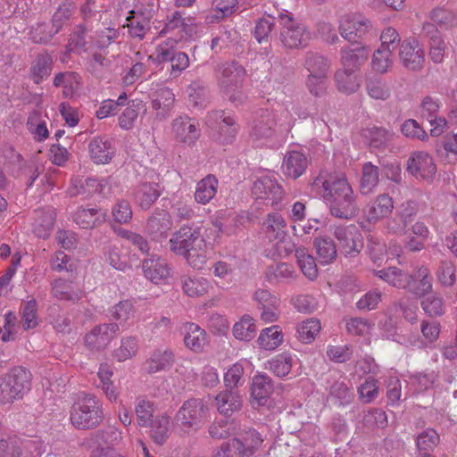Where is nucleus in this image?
<instances>
[{
	"label": "nucleus",
	"mask_w": 457,
	"mask_h": 457,
	"mask_svg": "<svg viewBox=\"0 0 457 457\" xmlns=\"http://www.w3.org/2000/svg\"><path fill=\"white\" fill-rule=\"evenodd\" d=\"M322 187L334 217L349 220L357 215L360 210L357 195L345 177H330L322 182Z\"/></svg>",
	"instance_id": "nucleus-1"
},
{
	"label": "nucleus",
	"mask_w": 457,
	"mask_h": 457,
	"mask_svg": "<svg viewBox=\"0 0 457 457\" xmlns=\"http://www.w3.org/2000/svg\"><path fill=\"white\" fill-rule=\"evenodd\" d=\"M104 419L101 402L91 395L79 397L72 404L70 411V420L78 429H94L103 422Z\"/></svg>",
	"instance_id": "nucleus-2"
},
{
	"label": "nucleus",
	"mask_w": 457,
	"mask_h": 457,
	"mask_svg": "<svg viewBox=\"0 0 457 457\" xmlns=\"http://www.w3.org/2000/svg\"><path fill=\"white\" fill-rule=\"evenodd\" d=\"M303 68L307 71L306 87L315 96H321L327 89L331 61L325 55L308 51L303 59Z\"/></svg>",
	"instance_id": "nucleus-3"
},
{
	"label": "nucleus",
	"mask_w": 457,
	"mask_h": 457,
	"mask_svg": "<svg viewBox=\"0 0 457 457\" xmlns=\"http://www.w3.org/2000/svg\"><path fill=\"white\" fill-rule=\"evenodd\" d=\"M32 375L29 370L18 366L0 378V403L10 404L21 400L31 388Z\"/></svg>",
	"instance_id": "nucleus-4"
},
{
	"label": "nucleus",
	"mask_w": 457,
	"mask_h": 457,
	"mask_svg": "<svg viewBox=\"0 0 457 457\" xmlns=\"http://www.w3.org/2000/svg\"><path fill=\"white\" fill-rule=\"evenodd\" d=\"M219 71L218 83L223 96L231 103H242L244 96L239 89L245 77V68L233 61L223 63Z\"/></svg>",
	"instance_id": "nucleus-5"
},
{
	"label": "nucleus",
	"mask_w": 457,
	"mask_h": 457,
	"mask_svg": "<svg viewBox=\"0 0 457 457\" xmlns=\"http://www.w3.org/2000/svg\"><path fill=\"white\" fill-rule=\"evenodd\" d=\"M278 22L280 25L279 40L284 47L298 49L308 46L310 32L289 12H278Z\"/></svg>",
	"instance_id": "nucleus-6"
},
{
	"label": "nucleus",
	"mask_w": 457,
	"mask_h": 457,
	"mask_svg": "<svg viewBox=\"0 0 457 457\" xmlns=\"http://www.w3.org/2000/svg\"><path fill=\"white\" fill-rule=\"evenodd\" d=\"M208 407L203 399L190 398L183 403L175 416V422L185 433L195 432L205 422Z\"/></svg>",
	"instance_id": "nucleus-7"
},
{
	"label": "nucleus",
	"mask_w": 457,
	"mask_h": 457,
	"mask_svg": "<svg viewBox=\"0 0 457 457\" xmlns=\"http://www.w3.org/2000/svg\"><path fill=\"white\" fill-rule=\"evenodd\" d=\"M205 240L201 234L200 228L183 226L175 232L170 239V250L178 255H181L195 247H205Z\"/></svg>",
	"instance_id": "nucleus-8"
},
{
	"label": "nucleus",
	"mask_w": 457,
	"mask_h": 457,
	"mask_svg": "<svg viewBox=\"0 0 457 457\" xmlns=\"http://www.w3.org/2000/svg\"><path fill=\"white\" fill-rule=\"evenodd\" d=\"M436 170L432 156L427 152H414L407 160L406 171L419 180L432 181Z\"/></svg>",
	"instance_id": "nucleus-9"
},
{
	"label": "nucleus",
	"mask_w": 457,
	"mask_h": 457,
	"mask_svg": "<svg viewBox=\"0 0 457 457\" xmlns=\"http://www.w3.org/2000/svg\"><path fill=\"white\" fill-rule=\"evenodd\" d=\"M399 59L403 66L411 71H420L425 63V51L415 38H407L399 46Z\"/></svg>",
	"instance_id": "nucleus-10"
},
{
	"label": "nucleus",
	"mask_w": 457,
	"mask_h": 457,
	"mask_svg": "<svg viewBox=\"0 0 457 457\" xmlns=\"http://www.w3.org/2000/svg\"><path fill=\"white\" fill-rule=\"evenodd\" d=\"M333 234L345 256H355L363 246L361 234L354 225L335 227Z\"/></svg>",
	"instance_id": "nucleus-11"
},
{
	"label": "nucleus",
	"mask_w": 457,
	"mask_h": 457,
	"mask_svg": "<svg viewBox=\"0 0 457 457\" xmlns=\"http://www.w3.org/2000/svg\"><path fill=\"white\" fill-rule=\"evenodd\" d=\"M372 29L371 22L361 14H345L341 18L340 35L350 42L357 43Z\"/></svg>",
	"instance_id": "nucleus-12"
},
{
	"label": "nucleus",
	"mask_w": 457,
	"mask_h": 457,
	"mask_svg": "<svg viewBox=\"0 0 457 457\" xmlns=\"http://www.w3.org/2000/svg\"><path fill=\"white\" fill-rule=\"evenodd\" d=\"M252 193L257 199L267 201V204L272 207H276L284 195L281 185L270 176H263L254 181Z\"/></svg>",
	"instance_id": "nucleus-13"
},
{
	"label": "nucleus",
	"mask_w": 457,
	"mask_h": 457,
	"mask_svg": "<svg viewBox=\"0 0 457 457\" xmlns=\"http://www.w3.org/2000/svg\"><path fill=\"white\" fill-rule=\"evenodd\" d=\"M418 211L417 202L408 200L403 203L395 216L387 220L386 228L388 231L395 235H406L408 226L414 220Z\"/></svg>",
	"instance_id": "nucleus-14"
},
{
	"label": "nucleus",
	"mask_w": 457,
	"mask_h": 457,
	"mask_svg": "<svg viewBox=\"0 0 457 457\" xmlns=\"http://www.w3.org/2000/svg\"><path fill=\"white\" fill-rule=\"evenodd\" d=\"M277 117L269 110L258 111L251 123L250 137L253 141H262L271 138L275 134Z\"/></svg>",
	"instance_id": "nucleus-15"
},
{
	"label": "nucleus",
	"mask_w": 457,
	"mask_h": 457,
	"mask_svg": "<svg viewBox=\"0 0 457 457\" xmlns=\"http://www.w3.org/2000/svg\"><path fill=\"white\" fill-rule=\"evenodd\" d=\"M119 330V325L116 323H104L96 326L86 335V345L92 350H103L118 335Z\"/></svg>",
	"instance_id": "nucleus-16"
},
{
	"label": "nucleus",
	"mask_w": 457,
	"mask_h": 457,
	"mask_svg": "<svg viewBox=\"0 0 457 457\" xmlns=\"http://www.w3.org/2000/svg\"><path fill=\"white\" fill-rule=\"evenodd\" d=\"M172 228L170 213L163 209H157L150 216L145 226V232L154 241H161L167 237Z\"/></svg>",
	"instance_id": "nucleus-17"
},
{
	"label": "nucleus",
	"mask_w": 457,
	"mask_h": 457,
	"mask_svg": "<svg viewBox=\"0 0 457 457\" xmlns=\"http://www.w3.org/2000/svg\"><path fill=\"white\" fill-rule=\"evenodd\" d=\"M199 124L188 116H179L172 122V132L175 138L183 144L191 145L200 137Z\"/></svg>",
	"instance_id": "nucleus-18"
},
{
	"label": "nucleus",
	"mask_w": 457,
	"mask_h": 457,
	"mask_svg": "<svg viewBox=\"0 0 457 457\" xmlns=\"http://www.w3.org/2000/svg\"><path fill=\"white\" fill-rule=\"evenodd\" d=\"M145 277L157 284L166 279L170 275V268L167 262L160 256L152 255L142 262Z\"/></svg>",
	"instance_id": "nucleus-19"
},
{
	"label": "nucleus",
	"mask_w": 457,
	"mask_h": 457,
	"mask_svg": "<svg viewBox=\"0 0 457 457\" xmlns=\"http://www.w3.org/2000/svg\"><path fill=\"white\" fill-rule=\"evenodd\" d=\"M185 346L195 353L204 351L207 344V334L204 328L195 323H186L182 328Z\"/></svg>",
	"instance_id": "nucleus-20"
},
{
	"label": "nucleus",
	"mask_w": 457,
	"mask_h": 457,
	"mask_svg": "<svg viewBox=\"0 0 457 457\" xmlns=\"http://www.w3.org/2000/svg\"><path fill=\"white\" fill-rule=\"evenodd\" d=\"M368 56V49L360 44H353L341 50L343 67L354 72L367 61Z\"/></svg>",
	"instance_id": "nucleus-21"
},
{
	"label": "nucleus",
	"mask_w": 457,
	"mask_h": 457,
	"mask_svg": "<svg viewBox=\"0 0 457 457\" xmlns=\"http://www.w3.org/2000/svg\"><path fill=\"white\" fill-rule=\"evenodd\" d=\"M307 157L299 151L287 152L282 164L283 172L288 178L298 179L308 167Z\"/></svg>",
	"instance_id": "nucleus-22"
},
{
	"label": "nucleus",
	"mask_w": 457,
	"mask_h": 457,
	"mask_svg": "<svg viewBox=\"0 0 457 457\" xmlns=\"http://www.w3.org/2000/svg\"><path fill=\"white\" fill-rule=\"evenodd\" d=\"M406 288L418 297H422L432 290V278L427 267H420L412 274Z\"/></svg>",
	"instance_id": "nucleus-23"
},
{
	"label": "nucleus",
	"mask_w": 457,
	"mask_h": 457,
	"mask_svg": "<svg viewBox=\"0 0 457 457\" xmlns=\"http://www.w3.org/2000/svg\"><path fill=\"white\" fill-rule=\"evenodd\" d=\"M53 56L44 51L37 54L30 66V77L36 84L46 79L53 70Z\"/></svg>",
	"instance_id": "nucleus-24"
},
{
	"label": "nucleus",
	"mask_w": 457,
	"mask_h": 457,
	"mask_svg": "<svg viewBox=\"0 0 457 457\" xmlns=\"http://www.w3.org/2000/svg\"><path fill=\"white\" fill-rule=\"evenodd\" d=\"M215 402L219 412L225 416H230L242 406V398L237 389H226L216 395Z\"/></svg>",
	"instance_id": "nucleus-25"
},
{
	"label": "nucleus",
	"mask_w": 457,
	"mask_h": 457,
	"mask_svg": "<svg viewBox=\"0 0 457 457\" xmlns=\"http://www.w3.org/2000/svg\"><path fill=\"white\" fill-rule=\"evenodd\" d=\"M272 391V379L269 376L259 374L253 377L251 387L253 404L265 405Z\"/></svg>",
	"instance_id": "nucleus-26"
},
{
	"label": "nucleus",
	"mask_w": 457,
	"mask_h": 457,
	"mask_svg": "<svg viewBox=\"0 0 457 457\" xmlns=\"http://www.w3.org/2000/svg\"><path fill=\"white\" fill-rule=\"evenodd\" d=\"M287 221L278 212L268 214L263 221L262 228L269 240H281L287 236Z\"/></svg>",
	"instance_id": "nucleus-27"
},
{
	"label": "nucleus",
	"mask_w": 457,
	"mask_h": 457,
	"mask_svg": "<svg viewBox=\"0 0 457 457\" xmlns=\"http://www.w3.org/2000/svg\"><path fill=\"white\" fill-rule=\"evenodd\" d=\"M88 152L90 158L97 164L108 163L114 154L111 141L104 139L101 137H94L89 142Z\"/></svg>",
	"instance_id": "nucleus-28"
},
{
	"label": "nucleus",
	"mask_w": 457,
	"mask_h": 457,
	"mask_svg": "<svg viewBox=\"0 0 457 457\" xmlns=\"http://www.w3.org/2000/svg\"><path fill=\"white\" fill-rule=\"evenodd\" d=\"M106 212L97 208H79L74 214L75 222L82 228H92L105 220Z\"/></svg>",
	"instance_id": "nucleus-29"
},
{
	"label": "nucleus",
	"mask_w": 457,
	"mask_h": 457,
	"mask_svg": "<svg viewBox=\"0 0 457 457\" xmlns=\"http://www.w3.org/2000/svg\"><path fill=\"white\" fill-rule=\"evenodd\" d=\"M89 440L96 448L113 449L121 440V432L116 428L110 426L93 433Z\"/></svg>",
	"instance_id": "nucleus-30"
},
{
	"label": "nucleus",
	"mask_w": 457,
	"mask_h": 457,
	"mask_svg": "<svg viewBox=\"0 0 457 457\" xmlns=\"http://www.w3.org/2000/svg\"><path fill=\"white\" fill-rule=\"evenodd\" d=\"M394 209V202L387 194L379 195L369 207L367 220L370 222H377L380 219L388 216Z\"/></svg>",
	"instance_id": "nucleus-31"
},
{
	"label": "nucleus",
	"mask_w": 457,
	"mask_h": 457,
	"mask_svg": "<svg viewBox=\"0 0 457 457\" xmlns=\"http://www.w3.org/2000/svg\"><path fill=\"white\" fill-rule=\"evenodd\" d=\"M234 440L240 445V451L244 457H250L260 448L263 440L255 429L244 431Z\"/></svg>",
	"instance_id": "nucleus-32"
},
{
	"label": "nucleus",
	"mask_w": 457,
	"mask_h": 457,
	"mask_svg": "<svg viewBox=\"0 0 457 457\" xmlns=\"http://www.w3.org/2000/svg\"><path fill=\"white\" fill-rule=\"evenodd\" d=\"M174 354L170 350H157L145 362V370L148 373H156L169 370L174 363Z\"/></svg>",
	"instance_id": "nucleus-33"
},
{
	"label": "nucleus",
	"mask_w": 457,
	"mask_h": 457,
	"mask_svg": "<svg viewBox=\"0 0 457 457\" xmlns=\"http://www.w3.org/2000/svg\"><path fill=\"white\" fill-rule=\"evenodd\" d=\"M218 179L214 175L209 174L201 179L197 185L195 193V199L197 203L206 204L215 195L217 192Z\"/></svg>",
	"instance_id": "nucleus-34"
},
{
	"label": "nucleus",
	"mask_w": 457,
	"mask_h": 457,
	"mask_svg": "<svg viewBox=\"0 0 457 457\" xmlns=\"http://www.w3.org/2000/svg\"><path fill=\"white\" fill-rule=\"evenodd\" d=\"M335 81L337 89L347 95L356 92L360 87L355 72L345 68L335 73Z\"/></svg>",
	"instance_id": "nucleus-35"
},
{
	"label": "nucleus",
	"mask_w": 457,
	"mask_h": 457,
	"mask_svg": "<svg viewBox=\"0 0 457 457\" xmlns=\"http://www.w3.org/2000/svg\"><path fill=\"white\" fill-rule=\"evenodd\" d=\"M295 277V271L294 268L285 262L271 264L265 270V278L270 284L284 282Z\"/></svg>",
	"instance_id": "nucleus-36"
},
{
	"label": "nucleus",
	"mask_w": 457,
	"mask_h": 457,
	"mask_svg": "<svg viewBox=\"0 0 457 457\" xmlns=\"http://www.w3.org/2000/svg\"><path fill=\"white\" fill-rule=\"evenodd\" d=\"M175 100L173 92L168 87L156 90L152 97V106L156 110L158 116L164 117L170 110Z\"/></svg>",
	"instance_id": "nucleus-37"
},
{
	"label": "nucleus",
	"mask_w": 457,
	"mask_h": 457,
	"mask_svg": "<svg viewBox=\"0 0 457 457\" xmlns=\"http://www.w3.org/2000/svg\"><path fill=\"white\" fill-rule=\"evenodd\" d=\"M314 246L319 262L322 264L333 262L337 258V246L329 237H318L314 240Z\"/></svg>",
	"instance_id": "nucleus-38"
},
{
	"label": "nucleus",
	"mask_w": 457,
	"mask_h": 457,
	"mask_svg": "<svg viewBox=\"0 0 457 457\" xmlns=\"http://www.w3.org/2000/svg\"><path fill=\"white\" fill-rule=\"evenodd\" d=\"M377 275L381 279L398 288H406L409 285V280L411 278L409 273L396 267L380 270L377 272Z\"/></svg>",
	"instance_id": "nucleus-39"
},
{
	"label": "nucleus",
	"mask_w": 457,
	"mask_h": 457,
	"mask_svg": "<svg viewBox=\"0 0 457 457\" xmlns=\"http://www.w3.org/2000/svg\"><path fill=\"white\" fill-rule=\"evenodd\" d=\"M150 435L157 445H163L170 435V418L166 415L156 416L151 420Z\"/></svg>",
	"instance_id": "nucleus-40"
},
{
	"label": "nucleus",
	"mask_w": 457,
	"mask_h": 457,
	"mask_svg": "<svg viewBox=\"0 0 457 457\" xmlns=\"http://www.w3.org/2000/svg\"><path fill=\"white\" fill-rule=\"evenodd\" d=\"M160 195L161 189L156 183H144L137 192L138 204L144 210L149 209Z\"/></svg>",
	"instance_id": "nucleus-41"
},
{
	"label": "nucleus",
	"mask_w": 457,
	"mask_h": 457,
	"mask_svg": "<svg viewBox=\"0 0 457 457\" xmlns=\"http://www.w3.org/2000/svg\"><path fill=\"white\" fill-rule=\"evenodd\" d=\"M180 280L184 292L191 297L206 294L210 287L209 281L202 277L192 278L188 276H182Z\"/></svg>",
	"instance_id": "nucleus-42"
},
{
	"label": "nucleus",
	"mask_w": 457,
	"mask_h": 457,
	"mask_svg": "<svg viewBox=\"0 0 457 457\" xmlns=\"http://www.w3.org/2000/svg\"><path fill=\"white\" fill-rule=\"evenodd\" d=\"M87 29L83 24H79L75 27L73 32L70 35V38L66 46V54H69L71 52L80 54L87 51Z\"/></svg>",
	"instance_id": "nucleus-43"
},
{
	"label": "nucleus",
	"mask_w": 457,
	"mask_h": 457,
	"mask_svg": "<svg viewBox=\"0 0 457 457\" xmlns=\"http://www.w3.org/2000/svg\"><path fill=\"white\" fill-rule=\"evenodd\" d=\"M321 328L319 320L312 318L301 322L296 328L297 338L304 344L312 343Z\"/></svg>",
	"instance_id": "nucleus-44"
},
{
	"label": "nucleus",
	"mask_w": 457,
	"mask_h": 457,
	"mask_svg": "<svg viewBox=\"0 0 457 457\" xmlns=\"http://www.w3.org/2000/svg\"><path fill=\"white\" fill-rule=\"evenodd\" d=\"M364 137L373 148H380L386 145L392 138V133L382 127H372L363 130Z\"/></svg>",
	"instance_id": "nucleus-45"
},
{
	"label": "nucleus",
	"mask_w": 457,
	"mask_h": 457,
	"mask_svg": "<svg viewBox=\"0 0 457 457\" xmlns=\"http://www.w3.org/2000/svg\"><path fill=\"white\" fill-rule=\"evenodd\" d=\"M297 263L303 273L310 279L318 275V269L314 258L307 253L306 248L300 247L295 250Z\"/></svg>",
	"instance_id": "nucleus-46"
},
{
	"label": "nucleus",
	"mask_w": 457,
	"mask_h": 457,
	"mask_svg": "<svg viewBox=\"0 0 457 457\" xmlns=\"http://www.w3.org/2000/svg\"><path fill=\"white\" fill-rule=\"evenodd\" d=\"M283 340V336L278 326H271L262 329L258 343L260 346L265 350H273L277 348Z\"/></svg>",
	"instance_id": "nucleus-47"
},
{
	"label": "nucleus",
	"mask_w": 457,
	"mask_h": 457,
	"mask_svg": "<svg viewBox=\"0 0 457 457\" xmlns=\"http://www.w3.org/2000/svg\"><path fill=\"white\" fill-rule=\"evenodd\" d=\"M379 180L378 167L371 162H365L362 166V177L361 190L363 194H369L376 187Z\"/></svg>",
	"instance_id": "nucleus-48"
},
{
	"label": "nucleus",
	"mask_w": 457,
	"mask_h": 457,
	"mask_svg": "<svg viewBox=\"0 0 457 457\" xmlns=\"http://www.w3.org/2000/svg\"><path fill=\"white\" fill-rule=\"evenodd\" d=\"M256 334V327L253 319L249 315H244L240 321L233 328V335L239 340L250 341Z\"/></svg>",
	"instance_id": "nucleus-49"
},
{
	"label": "nucleus",
	"mask_w": 457,
	"mask_h": 457,
	"mask_svg": "<svg viewBox=\"0 0 457 457\" xmlns=\"http://www.w3.org/2000/svg\"><path fill=\"white\" fill-rule=\"evenodd\" d=\"M372 68L379 73H386L393 64V52L391 48L380 46L372 56Z\"/></svg>",
	"instance_id": "nucleus-50"
},
{
	"label": "nucleus",
	"mask_w": 457,
	"mask_h": 457,
	"mask_svg": "<svg viewBox=\"0 0 457 457\" xmlns=\"http://www.w3.org/2000/svg\"><path fill=\"white\" fill-rule=\"evenodd\" d=\"M110 191V187L106 182L103 183L96 179L87 178L85 179L84 183L81 184L80 189H71L70 190L71 196H76L80 194H94L99 193L101 195H106Z\"/></svg>",
	"instance_id": "nucleus-51"
},
{
	"label": "nucleus",
	"mask_w": 457,
	"mask_h": 457,
	"mask_svg": "<svg viewBox=\"0 0 457 457\" xmlns=\"http://www.w3.org/2000/svg\"><path fill=\"white\" fill-rule=\"evenodd\" d=\"M439 435L435 429L428 428L420 433L416 438V445L420 454L430 453L439 443Z\"/></svg>",
	"instance_id": "nucleus-52"
},
{
	"label": "nucleus",
	"mask_w": 457,
	"mask_h": 457,
	"mask_svg": "<svg viewBox=\"0 0 457 457\" xmlns=\"http://www.w3.org/2000/svg\"><path fill=\"white\" fill-rule=\"evenodd\" d=\"M52 295L54 297L60 300L78 302L80 299V295L76 292L71 291V283L58 278L52 283Z\"/></svg>",
	"instance_id": "nucleus-53"
},
{
	"label": "nucleus",
	"mask_w": 457,
	"mask_h": 457,
	"mask_svg": "<svg viewBox=\"0 0 457 457\" xmlns=\"http://www.w3.org/2000/svg\"><path fill=\"white\" fill-rule=\"evenodd\" d=\"M269 369L278 377H285L292 369V357L289 353H281L273 357L268 362Z\"/></svg>",
	"instance_id": "nucleus-54"
},
{
	"label": "nucleus",
	"mask_w": 457,
	"mask_h": 457,
	"mask_svg": "<svg viewBox=\"0 0 457 457\" xmlns=\"http://www.w3.org/2000/svg\"><path fill=\"white\" fill-rule=\"evenodd\" d=\"M21 323L24 330L36 328L38 325L36 300L31 299L28 301L21 308Z\"/></svg>",
	"instance_id": "nucleus-55"
},
{
	"label": "nucleus",
	"mask_w": 457,
	"mask_h": 457,
	"mask_svg": "<svg viewBox=\"0 0 457 457\" xmlns=\"http://www.w3.org/2000/svg\"><path fill=\"white\" fill-rule=\"evenodd\" d=\"M22 441L17 436L0 438V457H21Z\"/></svg>",
	"instance_id": "nucleus-56"
},
{
	"label": "nucleus",
	"mask_w": 457,
	"mask_h": 457,
	"mask_svg": "<svg viewBox=\"0 0 457 457\" xmlns=\"http://www.w3.org/2000/svg\"><path fill=\"white\" fill-rule=\"evenodd\" d=\"M57 34L51 24L37 23L30 30V39L36 44H47Z\"/></svg>",
	"instance_id": "nucleus-57"
},
{
	"label": "nucleus",
	"mask_w": 457,
	"mask_h": 457,
	"mask_svg": "<svg viewBox=\"0 0 457 457\" xmlns=\"http://www.w3.org/2000/svg\"><path fill=\"white\" fill-rule=\"evenodd\" d=\"M276 21H278V13L276 15L268 14L257 20L254 28V37L258 42L261 43L269 37Z\"/></svg>",
	"instance_id": "nucleus-58"
},
{
	"label": "nucleus",
	"mask_w": 457,
	"mask_h": 457,
	"mask_svg": "<svg viewBox=\"0 0 457 457\" xmlns=\"http://www.w3.org/2000/svg\"><path fill=\"white\" fill-rule=\"evenodd\" d=\"M436 276L442 286L452 287L456 280L453 263L447 260L441 261L436 270Z\"/></svg>",
	"instance_id": "nucleus-59"
},
{
	"label": "nucleus",
	"mask_w": 457,
	"mask_h": 457,
	"mask_svg": "<svg viewBox=\"0 0 457 457\" xmlns=\"http://www.w3.org/2000/svg\"><path fill=\"white\" fill-rule=\"evenodd\" d=\"M210 118L218 121L220 120V131L221 134L227 135L228 137H233L237 128L235 120L230 116H226L223 111H214L210 114Z\"/></svg>",
	"instance_id": "nucleus-60"
},
{
	"label": "nucleus",
	"mask_w": 457,
	"mask_h": 457,
	"mask_svg": "<svg viewBox=\"0 0 457 457\" xmlns=\"http://www.w3.org/2000/svg\"><path fill=\"white\" fill-rule=\"evenodd\" d=\"M402 133L409 138L425 141L428 138L427 132L416 120H406L401 126Z\"/></svg>",
	"instance_id": "nucleus-61"
},
{
	"label": "nucleus",
	"mask_w": 457,
	"mask_h": 457,
	"mask_svg": "<svg viewBox=\"0 0 457 457\" xmlns=\"http://www.w3.org/2000/svg\"><path fill=\"white\" fill-rule=\"evenodd\" d=\"M243 375V365L240 363L233 364L224 375V384L227 389H237L245 382Z\"/></svg>",
	"instance_id": "nucleus-62"
},
{
	"label": "nucleus",
	"mask_w": 457,
	"mask_h": 457,
	"mask_svg": "<svg viewBox=\"0 0 457 457\" xmlns=\"http://www.w3.org/2000/svg\"><path fill=\"white\" fill-rule=\"evenodd\" d=\"M73 12V9L70 4H62L59 6L56 12L54 13L51 25L54 29V31L59 33L62 27L66 25Z\"/></svg>",
	"instance_id": "nucleus-63"
},
{
	"label": "nucleus",
	"mask_w": 457,
	"mask_h": 457,
	"mask_svg": "<svg viewBox=\"0 0 457 457\" xmlns=\"http://www.w3.org/2000/svg\"><path fill=\"white\" fill-rule=\"evenodd\" d=\"M117 233L129 244L137 247L142 253L148 254L150 247L148 242L143 236L124 228H120Z\"/></svg>",
	"instance_id": "nucleus-64"
}]
</instances>
